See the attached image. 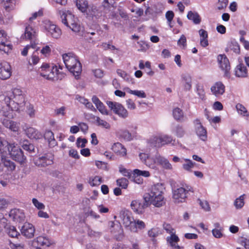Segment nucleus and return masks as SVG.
Here are the masks:
<instances>
[{
  "instance_id": "f257e3e1",
  "label": "nucleus",
  "mask_w": 249,
  "mask_h": 249,
  "mask_svg": "<svg viewBox=\"0 0 249 249\" xmlns=\"http://www.w3.org/2000/svg\"><path fill=\"white\" fill-rule=\"evenodd\" d=\"M163 187L162 184L157 183L151 188L150 193L143 197L145 202L152 204L156 207H160L165 203L163 194Z\"/></svg>"
},
{
  "instance_id": "f03ea898",
  "label": "nucleus",
  "mask_w": 249,
  "mask_h": 249,
  "mask_svg": "<svg viewBox=\"0 0 249 249\" xmlns=\"http://www.w3.org/2000/svg\"><path fill=\"white\" fill-rule=\"evenodd\" d=\"M57 14L60 17L62 23L70 28L74 32H79L81 26L78 20L71 12L65 9H57Z\"/></svg>"
},
{
  "instance_id": "7ed1b4c3",
  "label": "nucleus",
  "mask_w": 249,
  "mask_h": 249,
  "mask_svg": "<svg viewBox=\"0 0 249 249\" xmlns=\"http://www.w3.org/2000/svg\"><path fill=\"white\" fill-rule=\"evenodd\" d=\"M62 58L67 69L75 77L78 76L82 71V66L77 56L69 53L63 54Z\"/></svg>"
},
{
  "instance_id": "20e7f679",
  "label": "nucleus",
  "mask_w": 249,
  "mask_h": 249,
  "mask_svg": "<svg viewBox=\"0 0 249 249\" xmlns=\"http://www.w3.org/2000/svg\"><path fill=\"white\" fill-rule=\"evenodd\" d=\"M22 110L19 107L12 105L10 97H3L0 104V113L5 117L12 119L16 116V112Z\"/></svg>"
},
{
  "instance_id": "39448f33",
  "label": "nucleus",
  "mask_w": 249,
  "mask_h": 249,
  "mask_svg": "<svg viewBox=\"0 0 249 249\" xmlns=\"http://www.w3.org/2000/svg\"><path fill=\"white\" fill-rule=\"evenodd\" d=\"M5 97H10V101H12V105H15L19 107L22 110L25 107V98L22 91L17 88H15L7 93Z\"/></svg>"
},
{
  "instance_id": "423d86ee",
  "label": "nucleus",
  "mask_w": 249,
  "mask_h": 249,
  "mask_svg": "<svg viewBox=\"0 0 249 249\" xmlns=\"http://www.w3.org/2000/svg\"><path fill=\"white\" fill-rule=\"evenodd\" d=\"M40 69V74L44 78L53 81L58 79L56 67L50 66L48 64L43 63Z\"/></svg>"
},
{
  "instance_id": "0eeeda50",
  "label": "nucleus",
  "mask_w": 249,
  "mask_h": 249,
  "mask_svg": "<svg viewBox=\"0 0 249 249\" xmlns=\"http://www.w3.org/2000/svg\"><path fill=\"white\" fill-rule=\"evenodd\" d=\"M7 154L10 155L13 160L20 163H24L26 159L21 149L18 144H15V143H12L9 145Z\"/></svg>"
},
{
  "instance_id": "6e6552de",
  "label": "nucleus",
  "mask_w": 249,
  "mask_h": 249,
  "mask_svg": "<svg viewBox=\"0 0 249 249\" xmlns=\"http://www.w3.org/2000/svg\"><path fill=\"white\" fill-rule=\"evenodd\" d=\"M159 156V154L157 153L153 157H151L145 153H140L139 157L141 161L149 168L153 169H158V159L157 158Z\"/></svg>"
},
{
  "instance_id": "1a4fd4ad",
  "label": "nucleus",
  "mask_w": 249,
  "mask_h": 249,
  "mask_svg": "<svg viewBox=\"0 0 249 249\" xmlns=\"http://www.w3.org/2000/svg\"><path fill=\"white\" fill-rule=\"evenodd\" d=\"M106 104L114 113L120 117L125 119L128 116L127 110L121 104L108 101L106 102Z\"/></svg>"
},
{
  "instance_id": "9d476101",
  "label": "nucleus",
  "mask_w": 249,
  "mask_h": 249,
  "mask_svg": "<svg viewBox=\"0 0 249 249\" xmlns=\"http://www.w3.org/2000/svg\"><path fill=\"white\" fill-rule=\"evenodd\" d=\"M45 29L47 35L55 39L59 38L62 35L61 30L56 25L51 21H47L45 23Z\"/></svg>"
},
{
  "instance_id": "9b49d317",
  "label": "nucleus",
  "mask_w": 249,
  "mask_h": 249,
  "mask_svg": "<svg viewBox=\"0 0 249 249\" xmlns=\"http://www.w3.org/2000/svg\"><path fill=\"white\" fill-rule=\"evenodd\" d=\"M193 124L196 133L199 139L203 141L206 142L207 140V131L206 128L203 126L200 120L196 119L194 120Z\"/></svg>"
},
{
  "instance_id": "f8f14e48",
  "label": "nucleus",
  "mask_w": 249,
  "mask_h": 249,
  "mask_svg": "<svg viewBox=\"0 0 249 249\" xmlns=\"http://www.w3.org/2000/svg\"><path fill=\"white\" fill-rule=\"evenodd\" d=\"M119 217L124 226L128 230L131 231L132 224L134 220L131 216V213L126 209L122 210L120 212Z\"/></svg>"
},
{
  "instance_id": "ddd939ff",
  "label": "nucleus",
  "mask_w": 249,
  "mask_h": 249,
  "mask_svg": "<svg viewBox=\"0 0 249 249\" xmlns=\"http://www.w3.org/2000/svg\"><path fill=\"white\" fill-rule=\"evenodd\" d=\"M190 190L188 187H179L173 192V198L175 202L179 203L183 202L187 197V193Z\"/></svg>"
},
{
  "instance_id": "4468645a",
  "label": "nucleus",
  "mask_w": 249,
  "mask_h": 249,
  "mask_svg": "<svg viewBox=\"0 0 249 249\" xmlns=\"http://www.w3.org/2000/svg\"><path fill=\"white\" fill-rule=\"evenodd\" d=\"M12 47L5 32L3 30L0 31V51L8 53L12 50Z\"/></svg>"
},
{
  "instance_id": "2eb2a0df",
  "label": "nucleus",
  "mask_w": 249,
  "mask_h": 249,
  "mask_svg": "<svg viewBox=\"0 0 249 249\" xmlns=\"http://www.w3.org/2000/svg\"><path fill=\"white\" fill-rule=\"evenodd\" d=\"M12 74L10 65L7 62L0 63V79L6 80L10 78Z\"/></svg>"
},
{
  "instance_id": "dca6fc26",
  "label": "nucleus",
  "mask_w": 249,
  "mask_h": 249,
  "mask_svg": "<svg viewBox=\"0 0 249 249\" xmlns=\"http://www.w3.org/2000/svg\"><path fill=\"white\" fill-rule=\"evenodd\" d=\"M21 232L24 236L31 238L34 236L35 228L33 224L26 222L22 227Z\"/></svg>"
},
{
  "instance_id": "f3484780",
  "label": "nucleus",
  "mask_w": 249,
  "mask_h": 249,
  "mask_svg": "<svg viewBox=\"0 0 249 249\" xmlns=\"http://www.w3.org/2000/svg\"><path fill=\"white\" fill-rule=\"evenodd\" d=\"M35 164L38 166L45 167L53 163V158L51 155L42 156L34 160Z\"/></svg>"
},
{
  "instance_id": "a211bd4d",
  "label": "nucleus",
  "mask_w": 249,
  "mask_h": 249,
  "mask_svg": "<svg viewBox=\"0 0 249 249\" xmlns=\"http://www.w3.org/2000/svg\"><path fill=\"white\" fill-rule=\"evenodd\" d=\"M211 91L216 97L222 95L225 91L224 85L220 81L215 82L211 88Z\"/></svg>"
},
{
  "instance_id": "6ab92c4d",
  "label": "nucleus",
  "mask_w": 249,
  "mask_h": 249,
  "mask_svg": "<svg viewBox=\"0 0 249 249\" xmlns=\"http://www.w3.org/2000/svg\"><path fill=\"white\" fill-rule=\"evenodd\" d=\"M9 216L15 221L21 222L24 220L25 216L23 210L14 209L11 210Z\"/></svg>"
},
{
  "instance_id": "aec40b11",
  "label": "nucleus",
  "mask_w": 249,
  "mask_h": 249,
  "mask_svg": "<svg viewBox=\"0 0 249 249\" xmlns=\"http://www.w3.org/2000/svg\"><path fill=\"white\" fill-rule=\"evenodd\" d=\"M148 204L145 201L143 203L141 202L139 200H133L130 204L131 209L138 214H141L143 212L145 208L147 207Z\"/></svg>"
},
{
  "instance_id": "412c9836",
  "label": "nucleus",
  "mask_w": 249,
  "mask_h": 249,
  "mask_svg": "<svg viewBox=\"0 0 249 249\" xmlns=\"http://www.w3.org/2000/svg\"><path fill=\"white\" fill-rule=\"evenodd\" d=\"M217 61L220 68L225 71H228L231 68L229 59L225 54H219L217 56Z\"/></svg>"
},
{
  "instance_id": "4be33fe9",
  "label": "nucleus",
  "mask_w": 249,
  "mask_h": 249,
  "mask_svg": "<svg viewBox=\"0 0 249 249\" xmlns=\"http://www.w3.org/2000/svg\"><path fill=\"white\" fill-rule=\"evenodd\" d=\"M27 137L31 139L38 140L42 137V134L38 130L32 127H28L24 129Z\"/></svg>"
},
{
  "instance_id": "5701e85b",
  "label": "nucleus",
  "mask_w": 249,
  "mask_h": 249,
  "mask_svg": "<svg viewBox=\"0 0 249 249\" xmlns=\"http://www.w3.org/2000/svg\"><path fill=\"white\" fill-rule=\"evenodd\" d=\"M1 123L5 127L8 128L14 132H18V131L19 128V124L15 122L8 119H3Z\"/></svg>"
},
{
  "instance_id": "b1692460",
  "label": "nucleus",
  "mask_w": 249,
  "mask_h": 249,
  "mask_svg": "<svg viewBox=\"0 0 249 249\" xmlns=\"http://www.w3.org/2000/svg\"><path fill=\"white\" fill-rule=\"evenodd\" d=\"M17 0H1V4L7 12L13 10L16 6Z\"/></svg>"
},
{
  "instance_id": "393cba45",
  "label": "nucleus",
  "mask_w": 249,
  "mask_h": 249,
  "mask_svg": "<svg viewBox=\"0 0 249 249\" xmlns=\"http://www.w3.org/2000/svg\"><path fill=\"white\" fill-rule=\"evenodd\" d=\"M112 150L119 156L124 157L126 155V148L120 142L115 143L112 146Z\"/></svg>"
},
{
  "instance_id": "a878e982",
  "label": "nucleus",
  "mask_w": 249,
  "mask_h": 249,
  "mask_svg": "<svg viewBox=\"0 0 249 249\" xmlns=\"http://www.w3.org/2000/svg\"><path fill=\"white\" fill-rule=\"evenodd\" d=\"M179 241V238L175 234H172L170 236L167 237V242L174 249H181V247L178 245Z\"/></svg>"
},
{
  "instance_id": "bb28decb",
  "label": "nucleus",
  "mask_w": 249,
  "mask_h": 249,
  "mask_svg": "<svg viewBox=\"0 0 249 249\" xmlns=\"http://www.w3.org/2000/svg\"><path fill=\"white\" fill-rule=\"evenodd\" d=\"M235 74L238 77H246L248 75L246 67L243 64H240L235 69Z\"/></svg>"
},
{
  "instance_id": "cd10ccee",
  "label": "nucleus",
  "mask_w": 249,
  "mask_h": 249,
  "mask_svg": "<svg viewBox=\"0 0 249 249\" xmlns=\"http://www.w3.org/2000/svg\"><path fill=\"white\" fill-rule=\"evenodd\" d=\"M24 37L25 39L35 40L36 37V30L30 25L26 26Z\"/></svg>"
},
{
  "instance_id": "c85d7f7f",
  "label": "nucleus",
  "mask_w": 249,
  "mask_h": 249,
  "mask_svg": "<svg viewBox=\"0 0 249 249\" xmlns=\"http://www.w3.org/2000/svg\"><path fill=\"white\" fill-rule=\"evenodd\" d=\"M157 159H158V165H160L164 169L166 170H172L173 169L172 165L165 158L159 154Z\"/></svg>"
},
{
  "instance_id": "c756f323",
  "label": "nucleus",
  "mask_w": 249,
  "mask_h": 249,
  "mask_svg": "<svg viewBox=\"0 0 249 249\" xmlns=\"http://www.w3.org/2000/svg\"><path fill=\"white\" fill-rule=\"evenodd\" d=\"M87 12V15L91 17H95L96 18L100 17L101 15V11L98 7L94 4L90 5Z\"/></svg>"
},
{
  "instance_id": "7c9ffc66",
  "label": "nucleus",
  "mask_w": 249,
  "mask_h": 249,
  "mask_svg": "<svg viewBox=\"0 0 249 249\" xmlns=\"http://www.w3.org/2000/svg\"><path fill=\"white\" fill-rule=\"evenodd\" d=\"M235 108L238 114L245 117L247 120L249 121V112L242 104L240 103L236 104Z\"/></svg>"
},
{
  "instance_id": "2f4dec72",
  "label": "nucleus",
  "mask_w": 249,
  "mask_h": 249,
  "mask_svg": "<svg viewBox=\"0 0 249 249\" xmlns=\"http://www.w3.org/2000/svg\"><path fill=\"white\" fill-rule=\"evenodd\" d=\"M172 133L178 138H182L186 134V131L183 126L178 124L173 127L171 130Z\"/></svg>"
},
{
  "instance_id": "473e14b6",
  "label": "nucleus",
  "mask_w": 249,
  "mask_h": 249,
  "mask_svg": "<svg viewBox=\"0 0 249 249\" xmlns=\"http://www.w3.org/2000/svg\"><path fill=\"white\" fill-rule=\"evenodd\" d=\"M93 118L94 119L95 123L97 126L107 130L110 129L111 125L108 122L102 119L98 116H94Z\"/></svg>"
},
{
  "instance_id": "72a5a7b5",
  "label": "nucleus",
  "mask_w": 249,
  "mask_h": 249,
  "mask_svg": "<svg viewBox=\"0 0 249 249\" xmlns=\"http://www.w3.org/2000/svg\"><path fill=\"white\" fill-rule=\"evenodd\" d=\"M148 143L150 146L160 147L162 146L160 135L153 136L148 140Z\"/></svg>"
},
{
  "instance_id": "f704fd0d",
  "label": "nucleus",
  "mask_w": 249,
  "mask_h": 249,
  "mask_svg": "<svg viewBox=\"0 0 249 249\" xmlns=\"http://www.w3.org/2000/svg\"><path fill=\"white\" fill-rule=\"evenodd\" d=\"M161 144L162 146L172 144V145H175L177 143V142L175 139H174L172 136L168 135H160Z\"/></svg>"
},
{
  "instance_id": "c9c22d12",
  "label": "nucleus",
  "mask_w": 249,
  "mask_h": 249,
  "mask_svg": "<svg viewBox=\"0 0 249 249\" xmlns=\"http://www.w3.org/2000/svg\"><path fill=\"white\" fill-rule=\"evenodd\" d=\"M184 89L190 90L192 88V78L189 74H182L181 76Z\"/></svg>"
},
{
  "instance_id": "e433bc0d",
  "label": "nucleus",
  "mask_w": 249,
  "mask_h": 249,
  "mask_svg": "<svg viewBox=\"0 0 249 249\" xmlns=\"http://www.w3.org/2000/svg\"><path fill=\"white\" fill-rule=\"evenodd\" d=\"M132 226L131 228V231L136 232H137L138 229L140 230L143 229L145 227L144 223L140 220H134L133 223L132 224Z\"/></svg>"
},
{
  "instance_id": "4c0bfd02",
  "label": "nucleus",
  "mask_w": 249,
  "mask_h": 249,
  "mask_svg": "<svg viewBox=\"0 0 249 249\" xmlns=\"http://www.w3.org/2000/svg\"><path fill=\"white\" fill-rule=\"evenodd\" d=\"M199 34L200 36V43L201 46L205 47L208 45V34L207 32L203 29L199 30Z\"/></svg>"
},
{
  "instance_id": "58836bf2",
  "label": "nucleus",
  "mask_w": 249,
  "mask_h": 249,
  "mask_svg": "<svg viewBox=\"0 0 249 249\" xmlns=\"http://www.w3.org/2000/svg\"><path fill=\"white\" fill-rule=\"evenodd\" d=\"M35 240L38 245L42 246L49 247L53 244V242L49 239L42 236L36 237Z\"/></svg>"
},
{
  "instance_id": "ea45409f",
  "label": "nucleus",
  "mask_w": 249,
  "mask_h": 249,
  "mask_svg": "<svg viewBox=\"0 0 249 249\" xmlns=\"http://www.w3.org/2000/svg\"><path fill=\"white\" fill-rule=\"evenodd\" d=\"M75 2L77 7L82 13L87 11L89 5L87 0H76Z\"/></svg>"
},
{
  "instance_id": "a19ab883",
  "label": "nucleus",
  "mask_w": 249,
  "mask_h": 249,
  "mask_svg": "<svg viewBox=\"0 0 249 249\" xmlns=\"http://www.w3.org/2000/svg\"><path fill=\"white\" fill-rule=\"evenodd\" d=\"M173 116L174 119L178 121L182 122L184 120L183 112L178 107H176L173 109Z\"/></svg>"
},
{
  "instance_id": "79ce46f5",
  "label": "nucleus",
  "mask_w": 249,
  "mask_h": 249,
  "mask_svg": "<svg viewBox=\"0 0 249 249\" xmlns=\"http://www.w3.org/2000/svg\"><path fill=\"white\" fill-rule=\"evenodd\" d=\"M187 17L189 20H192L196 24H199L201 21L200 17L196 12L190 11L188 13Z\"/></svg>"
},
{
  "instance_id": "37998d69",
  "label": "nucleus",
  "mask_w": 249,
  "mask_h": 249,
  "mask_svg": "<svg viewBox=\"0 0 249 249\" xmlns=\"http://www.w3.org/2000/svg\"><path fill=\"white\" fill-rule=\"evenodd\" d=\"M9 144L6 141L0 137V153L3 156L7 154Z\"/></svg>"
},
{
  "instance_id": "c03bdc74",
  "label": "nucleus",
  "mask_w": 249,
  "mask_h": 249,
  "mask_svg": "<svg viewBox=\"0 0 249 249\" xmlns=\"http://www.w3.org/2000/svg\"><path fill=\"white\" fill-rule=\"evenodd\" d=\"M245 195L240 196L239 197L237 198L234 201V206L237 209H242L244 204Z\"/></svg>"
},
{
  "instance_id": "a18cd8bd",
  "label": "nucleus",
  "mask_w": 249,
  "mask_h": 249,
  "mask_svg": "<svg viewBox=\"0 0 249 249\" xmlns=\"http://www.w3.org/2000/svg\"><path fill=\"white\" fill-rule=\"evenodd\" d=\"M6 229L7 233L11 237H16L19 234L16 228L13 226L7 225Z\"/></svg>"
},
{
  "instance_id": "49530a36",
  "label": "nucleus",
  "mask_w": 249,
  "mask_h": 249,
  "mask_svg": "<svg viewBox=\"0 0 249 249\" xmlns=\"http://www.w3.org/2000/svg\"><path fill=\"white\" fill-rule=\"evenodd\" d=\"M127 91L131 94L137 96L139 98H145L146 97V94L143 90H131L128 88L126 89Z\"/></svg>"
},
{
  "instance_id": "de8ad7c7",
  "label": "nucleus",
  "mask_w": 249,
  "mask_h": 249,
  "mask_svg": "<svg viewBox=\"0 0 249 249\" xmlns=\"http://www.w3.org/2000/svg\"><path fill=\"white\" fill-rule=\"evenodd\" d=\"M185 163L182 164L183 168L187 171H191V169L194 167L195 162H193L191 160L185 159H184Z\"/></svg>"
},
{
  "instance_id": "09e8293b",
  "label": "nucleus",
  "mask_w": 249,
  "mask_h": 249,
  "mask_svg": "<svg viewBox=\"0 0 249 249\" xmlns=\"http://www.w3.org/2000/svg\"><path fill=\"white\" fill-rule=\"evenodd\" d=\"M117 73L127 82H130L132 80V78L125 71L122 70L118 69L117 70Z\"/></svg>"
},
{
  "instance_id": "8fccbe9b",
  "label": "nucleus",
  "mask_w": 249,
  "mask_h": 249,
  "mask_svg": "<svg viewBox=\"0 0 249 249\" xmlns=\"http://www.w3.org/2000/svg\"><path fill=\"white\" fill-rule=\"evenodd\" d=\"M4 167L7 168V170L10 171H13L15 169L16 165L13 161L9 160H4L3 161Z\"/></svg>"
},
{
  "instance_id": "3c124183",
  "label": "nucleus",
  "mask_w": 249,
  "mask_h": 249,
  "mask_svg": "<svg viewBox=\"0 0 249 249\" xmlns=\"http://www.w3.org/2000/svg\"><path fill=\"white\" fill-rule=\"evenodd\" d=\"M102 182V178L99 176H95L92 178H90L89 180V183L92 186H98Z\"/></svg>"
},
{
  "instance_id": "603ef678",
  "label": "nucleus",
  "mask_w": 249,
  "mask_h": 249,
  "mask_svg": "<svg viewBox=\"0 0 249 249\" xmlns=\"http://www.w3.org/2000/svg\"><path fill=\"white\" fill-rule=\"evenodd\" d=\"M128 182V179L124 178H119L116 180L117 185L123 189L127 188Z\"/></svg>"
},
{
  "instance_id": "864d4df0",
  "label": "nucleus",
  "mask_w": 249,
  "mask_h": 249,
  "mask_svg": "<svg viewBox=\"0 0 249 249\" xmlns=\"http://www.w3.org/2000/svg\"><path fill=\"white\" fill-rule=\"evenodd\" d=\"M202 209L205 211L209 212L211 210V207L208 202L205 200H201L198 199L197 200Z\"/></svg>"
},
{
  "instance_id": "5fc2aeb1",
  "label": "nucleus",
  "mask_w": 249,
  "mask_h": 249,
  "mask_svg": "<svg viewBox=\"0 0 249 249\" xmlns=\"http://www.w3.org/2000/svg\"><path fill=\"white\" fill-rule=\"evenodd\" d=\"M133 173L134 175H136L138 176H142L144 177H149L150 176V174L148 171H142L138 169L134 170Z\"/></svg>"
},
{
  "instance_id": "6e6d98bb",
  "label": "nucleus",
  "mask_w": 249,
  "mask_h": 249,
  "mask_svg": "<svg viewBox=\"0 0 249 249\" xmlns=\"http://www.w3.org/2000/svg\"><path fill=\"white\" fill-rule=\"evenodd\" d=\"M32 203L34 206L38 210H44L45 208L44 204L39 202L36 198H33L32 200Z\"/></svg>"
},
{
  "instance_id": "4d7b16f0",
  "label": "nucleus",
  "mask_w": 249,
  "mask_h": 249,
  "mask_svg": "<svg viewBox=\"0 0 249 249\" xmlns=\"http://www.w3.org/2000/svg\"><path fill=\"white\" fill-rule=\"evenodd\" d=\"M44 137L49 143H51L52 141H54V134L51 130L46 131Z\"/></svg>"
},
{
  "instance_id": "13d9d810",
  "label": "nucleus",
  "mask_w": 249,
  "mask_h": 249,
  "mask_svg": "<svg viewBox=\"0 0 249 249\" xmlns=\"http://www.w3.org/2000/svg\"><path fill=\"white\" fill-rule=\"evenodd\" d=\"M174 17V13L172 11H168L165 14V18L170 28L173 27V26L171 25V21H172Z\"/></svg>"
},
{
  "instance_id": "bf43d9fd",
  "label": "nucleus",
  "mask_w": 249,
  "mask_h": 249,
  "mask_svg": "<svg viewBox=\"0 0 249 249\" xmlns=\"http://www.w3.org/2000/svg\"><path fill=\"white\" fill-rule=\"evenodd\" d=\"M36 51L33 53L31 56V60H29V63L30 65H36L39 61V58L37 54Z\"/></svg>"
},
{
  "instance_id": "052dcab7",
  "label": "nucleus",
  "mask_w": 249,
  "mask_h": 249,
  "mask_svg": "<svg viewBox=\"0 0 249 249\" xmlns=\"http://www.w3.org/2000/svg\"><path fill=\"white\" fill-rule=\"evenodd\" d=\"M96 107L100 112L103 115H108V111L106 109L105 106L104 105L102 102L98 104V105Z\"/></svg>"
},
{
  "instance_id": "680f3d73",
  "label": "nucleus",
  "mask_w": 249,
  "mask_h": 249,
  "mask_svg": "<svg viewBox=\"0 0 249 249\" xmlns=\"http://www.w3.org/2000/svg\"><path fill=\"white\" fill-rule=\"evenodd\" d=\"M228 3V0H218L217 8L219 10L224 9L227 6Z\"/></svg>"
},
{
  "instance_id": "e2e57ef3",
  "label": "nucleus",
  "mask_w": 249,
  "mask_h": 249,
  "mask_svg": "<svg viewBox=\"0 0 249 249\" xmlns=\"http://www.w3.org/2000/svg\"><path fill=\"white\" fill-rule=\"evenodd\" d=\"M196 92L199 98L203 100L205 98V93L204 90L202 86H198L196 88Z\"/></svg>"
},
{
  "instance_id": "0e129e2a",
  "label": "nucleus",
  "mask_w": 249,
  "mask_h": 249,
  "mask_svg": "<svg viewBox=\"0 0 249 249\" xmlns=\"http://www.w3.org/2000/svg\"><path fill=\"white\" fill-rule=\"evenodd\" d=\"M222 230L223 229H213L212 231L213 236L216 238L222 237L223 236Z\"/></svg>"
},
{
  "instance_id": "69168bd1",
  "label": "nucleus",
  "mask_w": 249,
  "mask_h": 249,
  "mask_svg": "<svg viewBox=\"0 0 249 249\" xmlns=\"http://www.w3.org/2000/svg\"><path fill=\"white\" fill-rule=\"evenodd\" d=\"M40 53L45 56L49 55L51 53V48L49 45H46L42 47L40 50Z\"/></svg>"
},
{
  "instance_id": "338daca9",
  "label": "nucleus",
  "mask_w": 249,
  "mask_h": 249,
  "mask_svg": "<svg viewBox=\"0 0 249 249\" xmlns=\"http://www.w3.org/2000/svg\"><path fill=\"white\" fill-rule=\"evenodd\" d=\"M121 136L125 140L129 141L132 139L131 134L128 130L122 131Z\"/></svg>"
},
{
  "instance_id": "774afa93",
  "label": "nucleus",
  "mask_w": 249,
  "mask_h": 249,
  "mask_svg": "<svg viewBox=\"0 0 249 249\" xmlns=\"http://www.w3.org/2000/svg\"><path fill=\"white\" fill-rule=\"evenodd\" d=\"M178 45L182 48L186 46V38L184 35H182L178 41Z\"/></svg>"
}]
</instances>
